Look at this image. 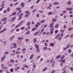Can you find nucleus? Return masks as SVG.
Segmentation results:
<instances>
[{"label":"nucleus","mask_w":73,"mask_h":73,"mask_svg":"<svg viewBox=\"0 0 73 73\" xmlns=\"http://www.w3.org/2000/svg\"><path fill=\"white\" fill-rule=\"evenodd\" d=\"M58 24H57L56 25H55V28H57L58 27Z\"/></svg>","instance_id":"18"},{"label":"nucleus","mask_w":73,"mask_h":73,"mask_svg":"<svg viewBox=\"0 0 73 73\" xmlns=\"http://www.w3.org/2000/svg\"><path fill=\"white\" fill-rule=\"evenodd\" d=\"M72 29H73V28H69L68 30L69 31H71Z\"/></svg>","instance_id":"16"},{"label":"nucleus","mask_w":73,"mask_h":73,"mask_svg":"<svg viewBox=\"0 0 73 73\" xmlns=\"http://www.w3.org/2000/svg\"><path fill=\"white\" fill-rule=\"evenodd\" d=\"M30 22H29L28 23H27V26H30Z\"/></svg>","instance_id":"32"},{"label":"nucleus","mask_w":73,"mask_h":73,"mask_svg":"<svg viewBox=\"0 0 73 73\" xmlns=\"http://www.w3.org/2000/svg\"><path fill=\"white\" fill-rule=\"evenodd\" d=\"M48 15H50L52 14V12H50L48 13Z\"/></svg>","instance_id":"45"},{"label":"nucleus","mask_w":73,"mask_h":73,"mask_svg":"<svg viewBox=\"0 0 73 73\" xmlns=\"http://www.w3.org/2000/svg\"><path fill=\"white\" fill-rule=\"evenodd\" d=\"M15 37V36L13 35V36L11 38V40H13V38Z\"/></svg>","instance_id":"25"},{"label":"nucleus","mask_w":73,"mask_h":73,"mask_svg":"<svg viewBox=\"0 0 73 73\" xmlns=\"http://www.w3.org/2000/svg\"><path fill=\"white\" fill-rule=\"evenodd\" d=\"M23 23V21H21L20 22V23H19V24H20V25H21V24H22V23Z\"/></svg>","instance_id":"36"},{"label":"nucleus","mask_w":73,"mask_h":73,"mask_svg":"<svg viewBox=\"0 0 73 73\" xmlns=\"http://www.w3.org/2000/svg\"><path fill=\"white\" fill-rule=\"evenodd\" d=\"M4 65L3 64H2L1 65V67L2 69H3V68H4Z\"/></svg>","instance_id":"44"},{"label":"nucleus","mask_w":73,"mask_h":73,"mask_svg":"<svg viewBox=\"0 0 73 73\" xmlns=\"http://www.w3.org/2000/svg\"><path fill=\"white\" fill-rule=\"evenodd\" d=\"M30 34V31H27L25 33V35H29Z\"/></svg>","instance_id":"17"},{"label":"nucleus","mask_w":73,"mask_h":73,"mask_svg":"<svg viewBox=\"0 0 73 73\" xmlns=\"http://www.w3.org/2000/svg\"><path fill=\"white\" fill-rule=\"evenodd\" d=\"M21 9V7H18L17 8V11H19V10H20Z\"/></svg>","instance_id":"28"},{"label":"nucleus","mask_w":73,"mask_h":73,"mask_svg":"<svg viewBox=\"0 0 73 73\" xmlns=\"http://www.w3.org/2000/svg\"><path fill=\"white\" fill-rule=\"evenodd\" d=\"M7 68H8V67H4V68H3V69H7Z\"/></svg>","instance_id":"51"},{"label":"nucleus","mask_w":73,"mask_h":73,"mask_svg":"<svg viewBox=\"0 0 73 73\" xmlns=\"http://www.w3.org/2000/svg\"><path fill=\"white\" fill-rule=\"evenodd\" d=\"M21 18H22V17H19L18 20H21Z\"/></svg>","instance_id":"56"},{"label":"nucleus","mask_w":73,"mask_h":73,"mask_svg":"<svg viewBox=\"0 0 73 73\" xmlns=\"http://www.w3.org/2000/svg\"><path fill=\"white\" fill-rule=\"evenodd\" d=\"M34 42H35L37 41V40H36V38H34Z\"/></svg>","instance_id":"29"},{"label":"nucleus","mask_w":73,"mask_h":73,"mask_svg":"<svg viewBox=\"0 0 73 73\" xmlns=\"http://www.w3.org/2000/svg\"><path fill=\"white\" fill-rule=\"evenodd\" d=\"M62 63H63V64H65V59H64L61 60Z\"/></svg>","instance_id":"7"},{"label":"nucleus","mask_w":73,"mask_h":73,"mask_svg":"<svg viewBox=\"0 0 73 73\" xmlns=\"http://www.w3.org/2000/svg\"><path fill=\"white\" fill-rule=\"evenodd\" d=\"M50 31H54V29L53 28H51L50 29Z\"/></svg>","instance_id":"59"},{"label":"nucleus","mask_w":73,"mask_h":73,"mask_svg":"<svg viewBox=\"0 0 73 73\" xmlns=\"http://www.w3.org/2000/svg\"><path fill=\"white\" fill-rule=\"evenodd\" d=\"M69 35H66L65 37H64V38H66L67 37H69Z\"/></svg>","instance_id":"41"},{"label":"nucleus","mask_w":73,"mask_h":73,"mask_svg":"<svg viewBox=\"0 0 73 73\" xmlns=\"http://www.w3.org/2000/svg\"><path fill=\"white\" fill-rule=\"evenodd\" d=\"M11 62H12V63H14V60H10Z\"/></svg>","instance_id":"26"},{"label":"nucleus","mask_w":73,"mask_h":73,"mask_svg":"<svg viewBox=\"0 0 73 73\" xmlns=\"http://www.w3.org/2000/svg\"><path fill=\"white\" fill-rule=\"evenodd\" d=\"M16 15V12H14L12 14V15H14V16H15Z\"/></svg>","instance_id":"30"},{"label":"nucleus","mask_w":73,"mask_h":73,"mask_svg":"<svg viewBox=\"0 0 73 73\" xmlns=\"http://www.w3.org/2000/svg\"><path fill=\"white\" fill-rule=\"evenodd\" d=\"M61 57V55H60L58 56H56L55 57L56 59H58L60 58Z\"/></svg>","instance_id":"1"},{"label":"nucleus","mask_w":73,"mask_h":73,"mask_svg":"<svg viewBox=\"0 0 73 73\" xmlns=\"http://www.w3.org/2000/svg\"><path fill=\"white\" fill-rule=\"evenodd\" d=\"M4 59L3 58V57H2L1 58V62H3V61H4Z\"/></svg>","instance_id":"47"},{"label":"nucleus","mask_w":73,"mask_h":73,"mask_svg":"<svg viewBox=\"0 0 73 73\" xmlns=\"http://www.w3.org/2000/svg\"><path fill=\"white\" fill-rule=\"evenodd\" d=\"M20 25L19 24L18 25H17L16 27H15V28H16V29H17V28H18V27H19V26H20Z\"/></svg>","instance_id":"23"},{"label":"nucleus","mask_w":73,"mask_h":73,"mask_svg":"<svg viewBox=\"0 0 73 73\" xmlns=\"http://www.w3.org/2000/svg\"><path fill=\"white\" fill-rule=\"evenodd\" d=\"M13 45V48H17V44L15 43H14Z\"/></svg>","instance_id":"3"},{"label":"nucleus","mask_w":73,"mask_h":73,"mask_svg":"<svg viewBox=\"0 0 73 73\" xmlns=\"http://www.w3.org/2000/svg\"><path fill=\"white\" fill-rule=\"evenodd\" d=\"M36 9H35L34 10H33L32 12H33V13L34 12H36Z\"/></svg>","instance_id":"42"},{"label":"nucleus","mask_w":73,"mask_h":73,"mask_svg":"<svg viewBox=\"0 0 73 73\" xmlns=\"http://www.w3.org/2000/svg\"><path fill=\"white\" fill-rule=\"evenodd\" d=\"M9 53V52H6L5 53V54H8Z\"/></svg>","instance_id":"49"},{"label":"nucleus","mask_w":73,"mask_h":73,"mask_svg":"<svg viewBox=\"0 0 73 73\" xmlns=\"http://www.w3.org/2000/svg\"><path fill=\"white\" fill-rule=\"evenodd\" d=\"M53 33V31H51L50 32V35H52Z\"/></svg>","instance_id":"31"},{"label":"nucleus","mask_w":73,"mask_h":73,"mask_svg":"<svg viewBox=\"0 0 73 73\" xmlns=\"http://www.w3.org/2000/svg\"><path fill=\"white\" fill-rule=\"evenodd\" d=\"M66 11H69V8L68 7L66 8Z\"/></svg>","instance_id":"58"},{"label":"nucleus","mask_w":73,"mask_h":73,"mask_svg":"<svg viewBox=\"0 0 73 73\" xmlns=\"http://www.w3.org/2000/svg\"><path fill=\"white\" fill-rule=\"evenodd\" d=\"M70 69L72 71H73V68L71 67L70 68Z\"/></svg>","instance_id":"60"},{"label":"nucleus","mask_w":73,"mask_h":73,"mask_svg":"<svg viewBox=\"0 0 73 73\" xmlns=\"http://www.w3.org/2000/svg\"><path fill=\"white\" fill-rule=\"evenodd\" d=\"M53 59H51L50 61V63H52V61H53Z\"/></svg>","instance_id":"53"},{"label":"nucleus","mask_w":73,"mask_h":73,"mask_svg":"<svg viewBox=\"0 0 73 73\" xmlns=\"http://www.w3.org/2000/svg\"><path fill=\"white\" fill-rule=\"evenodd\" d=\"M15 19H16V17H13L11 20V22H13V21H14Z\"/></svg>","instance_id":"5"},{"label":"nucleus","mask_w":73,"mask_h":73,"mask_svg":"<svg viewBox=\"0 0 73 73\" xmlns=\"http://www.w3.org/2000/svg\"><path fill=\"white\" fill-rule=\"evenodd\" d=\"M47 69V68H44L42 72H44V71H45Z\"/></svg>","instance_id":"37"},{"label":"nucleus","mask_w":73,"mask_h":73,"mask_svg":"<svg viewBox=\"0 0 73 73\" xmlns=\"http://www.w3.org/2000/svg\"><path fill=\"white\" fill-rule=\"evenodd\" d=\"M44 30H45V29L44 28L42 29L40 32V33H42L43 32V31H44Z\"/></svg>","instance_id":"19"},{"label":"nucleus","mask_w":73,"mask_h":73,"mask_svg":"<svg viewBox=\"0 0 73 73\" xmlns=\"http://www.w3.org/2000/svg\"><path fill=\"white\" fill-rule=\"evenodd\" d=\"M21 12V10H20L19 11L18 13L17 14V15H19V13H20V12Z\"/></svg>","instance_id":"43"},{"label":"nucleus","mask_w":73,"mask_h":73,"mask_svg":"<svg viewBox=\"0 0 73 73\" xmlns=\"http://www.w3.org/2000/svg\"><path fill=\"white\" fill-rule=\"evenodd\" d=\"M71 52H72V51L71 50L69 49L68 50V52H69V53H70Z\"/></svg>","instance_id":"55"},{"label":"nucleus","mask_w":73,"mask_h":73,"mask_svg":"<svg viewBox=\"0 0 73 73\" xmlns=\"http://www.w3.org/2000/svg\"><path fill=\"white\" fill-rule=\"evenodd\" d=\"M36 50L37 51L36 53H40V50H39V48L36 49Z\"/></svg>","instance_id":"8"},{"label":"nucleus","mask_w":73,"mask_h":73,"mask_svg":"<svg viewBox=\"0 0 73 73\" xmlns=\"http://www.w3.org/2000/svg\"><path fill=\"white\" fill-rule=\"evenodd\" d=\"M16 32H19L20 31V29H17L16 30Z\"/></svg>","instance_id":"39"},{"label":"nucleus","mask_w":73,"mask_h":73,"mask_svg":"<svg viewBox=\"0 0 73 73\" xmlns=\"http://www.w3.org/2000/svg\"><path fill=\"white\" fill-rule=\"evenodd\" d=\"M53 24H54V23L53 22L51 23V24L49 26L50 28H53Z\"/></svg>","instance_id":"2"},{"label":"nucleus","mask_w":73,"mask_h":73,"mask_svg":"<svg viewBox=\"0 0 73 73\" xmlns=\"http://www.w3.org/2000/svg\"><path fill=\"white\" fill-rule=\"evenodd\" d=\"M21 7H24V6H25V5L24 4V3H22L21 4Z\"/></svg>","instance_id":"11"},{"label":"nucleus","mask_w":73,"mask_h":73,"mask_svg":"<svg viewBox=\"0 0 73 73\" xmlns=\"http://www.w3.org/2000/svg\"><path fill=\"white\" fill-rule=\"evenodd\" d=\"M43 60H44V59H43V58H40V61H43Z\"/></svg>","instance_id":"46"},{"label":"nucleus","mask_w":73,"mask_h":73,"mask_svg":"<svg viewBox=\"0 0 73 73\" xmlns=\"http://www.w3.org/2000/svg\"><path fill=\"white\" fill-rule=\"evenodd\" d=\"M23 66L25 68H28V66L27 65H24Z\"/></svg>","instance_id":"24"},{"label":"nucleus","mask_w":73,"mask_h":73,"mask_svg":"<svg viewBox=\"0 0 73 73\" xmlns=\"http://www.w3.org/2000/svg\"><path fill=\"white\" fill-rule=\"evenodd\" d=\"M70 44H68L66 46V48H67V49H68V48H69V47H70Z\"/></svg>","instance_id":"15"},{"label":"nucleus","mask_w":73,"mask_h":73,"mask_svg":"<svg viewBox=\"0 0 73 73\" xmlns=\"http://www.w3.org/2000/svg\"><path fill=\"white\" fill-rule=\"evenodd\" d=\"M50 45L51 46H53V45H54V44L51 43L50 44Z\"/></svg>","instance_id":"57"},{"label":"nucleus","mask_w":73,"mask_h":73,"mask_svg":"<svg viewBox=\"0 0 73 73\" xmlns=\"http://www.w3.org/2000/svg\"><path fill=\"white\" fill-rule=\"evenodd\" d=\"M33 54H32L31 56L30 57V59L32 60L33 58Z\"/></svg>","instance_id":"10"},{"label":"nucleus","mask_w":73,"mask_h":73,"mask_svg":"<svg viewBox=\"0 0 73 73\" xmlns=\"http://www.w3.org/2000/svg\"><path fill=\"white\" fill-rule=\"evenodd\" d=\"M60 65L61 67H62V65H63V64H62V63H61Z\"/></svg>","instance_id":"54"},{"label":"nucleus","mask_w":73,"mask_h":73,"mask_svg":"<svg viewBox=\"0 0 73 73\" xmlns=\"http://www.w3.org/2000/svg\"><path fill=\"white\" fill-rule=\"evenodd\" d=\"M52 64H55V61H53L52 63Z\"/></svg>","instance_id":"61"},{"label":"nucleus","mask_w":73,"mask_h":73,"mask_svg":"<svg viewBox=\"0 0 73 73\" xmlns=\"http://www.w3.org/2000/svg\"><path fill=\"white\" fill-rule=\"evenodd\" d=\"M54 5H58L59 3L57 2H54L53 3Z\"/></svg>","instance_id":"9"},{"label":"nucleus","mask_w":73,"mask_h":73,"mask_svg":"<svg viewBox=\"0 0 73 73\" xmlns=\"http://www.w3.org/2000/svg\"><path fill=\"white\" fill-rule=\"evenodd\" d=\"M29 14H30V12L26 14L25 15V17H27V18H28V17H28V15H29Z\"/></svg>","instance_id":"4"},{"label":"nucleus","mask_w":73,"mask_h":73,"mask_svg":"<svg viewBox=\"0 0 73 73\" xmlns=\"http://www.w3.org/2000/svg\"><path fill=\"white\" fill-rule=\"evenodd\" d=\"M25 41L26 42L28 41H29V39H26L25 40Z\"/></svg>","instance_id":"50"},{"label":"nucleus","mask_w":73,"mask_h":73,"mask_svg":"<svg viewBox=\"0 0 73 73\" xmlns=\"http://www.w3.org/2000/svg\"><path fill=\"white\" fill-rule=\"evenodd\" d=\"M70 17H73V15H70Z\"/></svg>","instance_id":"62"},{"label":"nucleus","mask_w":73,"mask_h":73,"mask_svg":"<svg viewBox=\"0 0 73 73\" xmlns=\"http://www.w3.org/2000/svg\"><path fill=\"white\" fill-rule=\"evenodd\" d=\"M73 37V34H72L70 36V38H72V37Z\"/></svg>","instance_id":"48"},{"label":"nucleus","mask_w":73,"mask_h":73,"mask_svg":"<svg viewBox=\"0 0 73 73\" xmlns=\"http://www.w3.org/2000/svg\"><path fill=\"white\" fill-rule=\"evenodd\" d=\"M52 22H55L57 21V19H54L52 20Z\"/></svg>","instance_id":"21"},{"label":"nucleus","mask_w":73,"mask_h":73,"mask_svg":"<svg viewBox=\"0 0 73 73\" xmlns=\"http://www.w3.org/2000/svg\"><path fill=\"white\" fill-rule=\"evenodd\" d=\"M71 3L70 1H69L67 2V4H68V5H71Z\"/></svg>","instance_id":"12"},{"label":"nucleus","mask_w":73,"mask_h":73,"mask_svg":"<svg viewBox=\"0 0 73 73\" xmlns=\"http://www.w3.org/2000/svg\"><path fill=\"white\" fill-rule=\"evenodd\" d=\"M18 40H23V37H18Z\"/></svg>","instance_id":"14"},{"label":"nucleus","mask_w":73,"mask_h":73,"mask_svg":"<svg viewBox=\"0 0 73 73\" xmlns=\"http://www.w3.org/2000/svg\"><path fill=\"white\" fill-rule=\"evenodd\" d=\"M44 50H46L47 49V47H45L43 48Z\"/></svg>","instance_id":"40"},{"label":"nucleus","mask_w":73,"mask_h":73,"mask_svg":"<svg viewBox=\"0 0 73 73\" xmlns=\"http://www.w3.org/2000/svg\"><path fill=\"white\" fill-rule=\"evenodd\" d=\"M72 10H73V8H69V11H72Z\"/></svg>","instance_id":"38"},{"label":"nucleus","mask_w":73,"mask_h":73,"mask_svg":"<svg viewBox=\"0 0 73 73\" xmlns=\"http://www.w3.org/2000/svg\"><path fill=\"white\" fill-rule=\"evenodd\" d=\"M23 15V13H21L19 15V17H21Z\"/></svg>","instance_id":"33"},{"label":"nucleus","mask_w":73,"mask_h":73,"mask_svg":"<svg viewBox=\"0 0 73 73\" xmlns=\"http://www.w3.org/2000/svg\"><path fill=\"white\" fill-rule=\"evenodd\" d=\"M7 20V18H3L1 20L2 21H5Z\"/></svg>","instance_id":"13"},{"label":"nucleus","mask_w":73,"mask_h":73,"mask_svg":"<svg viewBox=\"0 0 73 73\" xmlns=\"http://www.w3.org/2000/svg\"><path fill=\"white\" fill-rule=\"evenodd\" d=\"M58 39L59 40H61V39H62V38H61V37L60 36L58 38Z\"/></svg>","instance_id":"35"},{"label":"nucleus","mask_w":73,"mask_h":73,"mask_svg":"<svg viewBox=\"0 0 73 73\" xmlns=\"http://www.w3.org/2000/svg\"><path fill=\"white\" fill-rule=\"evenodd\" d=\"M24 27H22L20 29L21 30H23V29H24Z\"/></svg>","instance_id":"34"},{"label":"nucleus","mask_w":73,"mask_h":73,"mask_svg":"<svg viewBox=\"0 0 73 73\" xmlns=\"http://www.w3.org/2000/svg\"><path fill=\"white\" fill-rule=\"evenodd\" d=\"M54 72H55V70H53L51 72V73H54Z\"/></svg>","instance_id":"64"},{"label":"nucleus","mask_w":73,"mask_h":73,"mask_svg":"<svg viewBox=\"0 0 73 73\" xmlns=\"http://www.w3.org/2000/svg\"><path fill=\"white\" fill-rule=\"evenodd\" d=\"M20 53H21V52L18 51H17L15 53L16 54H20Z\"/></svg>","instance_id":"20"},{"label":"nucleus","mask_w":73,"mask_h":73,"mask_svg":"<svg viewBox=\"0 0 73 73\" xmlns=\"http://www.w3.org/2000/svg\"><path fill=\"white\" fill-rule=\"evenodd\" d=\"M55 33H58V31H57V30L55 31Z\"/></svg>","instance_id":"63"},{"label":"nucleus","mask_w":73,"mask_h":73,"mask_svg":"<svg viewBox=\"0 0 73 73\" xmlns=\"http://www.w3.org/2000/svg\"><path fill=\"white\" fill-rule=\"evenodd\" d=\"M44 22H45V21H44V20H43L41 21L40 22V23L42 24V23H44Z\"/></svg>","instance_id":"22"},{"label":"nucleus","mask_w":73,"mask_h":73,"mask_svg":"<svg viewBox=\"0 0 73 73\" xmlns=\"http://www.w3.org/2000/svg\"><path fill=\"white\" fill-rule=\"evenodd\" d=\"M10 7H8V8L7 9V12H9L10 11Z\"/></svg>","instance_id":"27"},{"label":"nucleus","mask_w":73,"mask_h":73,"mask_svg":"<svg viewBox=\"0 0 73 73\" xmlns=\"http://www.w3.org/2000/svg\"><path fill=\"white\" fill-rule=\"evenodd\" d=\"M25 50H26V49H25V48H23L22 50V51H25Z\"/></svg>","instance_id":"52"},{"label":"nucleus","mask_w":73,"mask_h":73,"mask_svg":"<svg viewBox=\"0 0 73 73\" xmlns=\"http://www.w3.org/2000/svg\"><path fill=\"white\" fill-rule=\"evenodd\" d=\"M35 47L36 48H37V49H38V48H39V46H38V45L37 44V43H35Z\"/></svg>","instance_id":"6"}]
</instances>
